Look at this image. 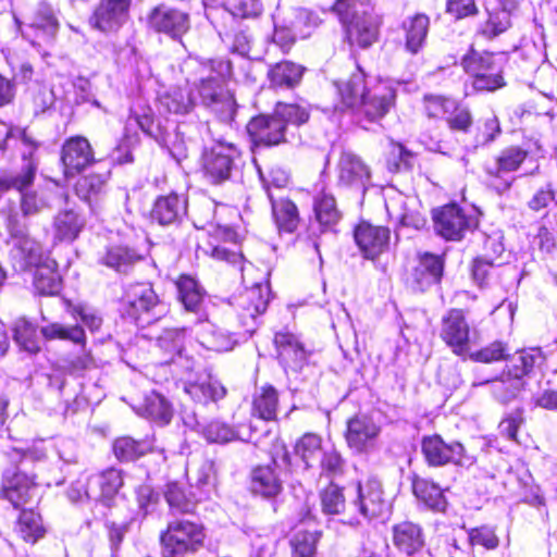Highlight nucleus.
<instances>
[{
    "label": "nucleus",
    "mask_w": 557,
    "mask_h": 557,
    "mask_svg": "<svg viewBox=\"0 0 557 557\" xmlns=\"http://www.w3.org/2000/svg\"><path fill=\"white\" fill-rule=\"evenodd\" d=\"M336 87L342 106L335 107V110L355 109L360 122H379L395 103V90L387 84L368 87L366 74L360 69H357L348 79L336 83Z\"/></svg>",
    "instance_id": "nucleus-1"
},
{
    "label": "nucleus",
    "mask_w": 557,
    "mask_h": 557,
    "mask_svg": "<svg viewBox=\"0 0 557 557\" xmlns=\"http://www.w3.org/2000/svg\"><path fill=\"white\" fill-rule=\"evenodd\" d=\"M5 456L10 461L20 463V468L16 471H5L2 481V495L15 508H20L37 498L40 486H51L53 484L52 481L39 473L29 474L26 471L28 462L34 460L41 461L46 457L42 449H21L14 447L5 451Z\"/></svg>",
    "instance_id": "nucleus-2"
},
{
    "label": "nucleus",
    "mask_w": 557,
    "mask_h": 557,
    "mask_svg": "<svg viewBox=\"0 0 557 557\" xmlns=\"http://www.w3.org/2000/svg\"><path fill=\"white\" fill-rule=\"evenodd\" d=\"M334 10L347 24V36L351 45L370 47L376 41L381 17L360 0H337Z\"/></svg>",
    "instance_id": "nucleus-3"
},
{
    "label": "nucleus",
    "mask_w": 557,
    "mask_h": 557,
    "mask_svg": "<svg viewBox=\"0 0 557 557\" xmlns=\"http://www.w3.org/2000/svg\"><path fill=\"white\" fill-rule=\"evenodd\" d=\"M5 227L10 234L9 258L16 271H26L49 259L41 243L28 235L26 224L16 211H10Z\"/></svg>",
    "instance_id": "nucleus-4"
},
{
    "label": "nucleus",
    "mask_w": 557,
    "mask_h": 557,
    "mask_svg": "<svg viewBox=\"0 0 557 557\" xmlns=\"http://www.w3.org/2000/svg\"><path fill=\"white\" fill-rule=\"evenodd\" d=\"M206 533L202 524L185 518L168 522L161 532L160 543L163 557H185L197 553L202 546Z\"/></svg>",
    "instance_id": "nucleus-5"
},
{
    "label": "nucleus",
    "mask_w": 557,
    "mask_h": 557,
    "mask_svg": "<svg viewBox=\"0 0 557 557\" xmlns=\"http://www.w3.org/2000/svg\"><path fill=\"white\" fill-rule=\"evenodd\" d=\"M199 71V82L195 79L193 85L198 89L201 101L205 106L211 108L223 122H231L236 112V104L233 95L226 90L222 79L211 73L207 74L211 67L207 64L196 63Z\"/></svg>",
    "instance_id": "nucleus-6"
},
{
    "label": "nucleus",
    "mask_w": 557,
    "mask_h": 557,
    "mask_svg": "<svg viewBox=\"0 0 557 557\" xmlns=\"http://www.w3.org/2000/svg\"><path fill=\"white\" fill-rule=\"evenodd\" d=\"M37 171V163L29 161L24 165L21 173L15 175H5L0 178V197L11 188L21 193V212L23 218H30L42 210L49 208V203L44 195L35 191H26L33 184Z\"/></svg>",
    "instance_id": "nucleus-7"
},
{
    "label": "nucleus",
    "mask_w": 557,
    "mask_h": 557,
    "mask_svg": "<svg viewBox=\"0 0 557 557\" xmlns=\"http://www.w3.org/2000/svg\"><path fill=\"white\" fill-rule=\"evenodd\" d=\"M422 454L431 467H442L454 463L469 468L475 462V457L468 454L459 442L446 443L440 435L424 436L421 443Z\"/></svg>",
    "instance_id": "nucleus-8"
},
{
    "label": "nucleus",
    "mask_w": 557,
    "mask_h": 557,
    "mask_svg": "<svg viewBox=\"0 0 557 557\" xmlns=\"http://www.w3.org/2000/svg\"><path fill=\"white\" fill-rule=\"evenodd\" d=\"M463 70L473 77L472 85L480 91H494L505 85L499 66L490 52L471 50L461 60Z\"/></svg>",
    "instance_id": "nucleus-9"
},
{
    "label": "nucleus",
    "mask_w": 557,
    "mask_h": 557,
    "mask_svg": "<svg viewBox=\"0 0 557 557\" xmlns=\"http://www.w3.org/2000/svg\"><path fill=\"white\" fill-rule=\"evenodd\" d=\"M215 144L203 151L202 168L206 176L214 184L227 181L239 152L236 146L224 139L213 138Z\"/></svg>",
    "instance_id": "nucleus-10"
},
{
    "label": "nucleus",
    "mask_w": 557,
    "mask_h": 557,
    "mask_svg": "<svg viewBox=\"0 0 557 557\" xmlns=\"http://www.w3.org/2000/svg\"><path fill=\"white\" fill-rule=\"evenodd\" d=\"M433 221L436 233L447 240H460L478 225L475 215L467 214L455 203L434 210Z\"/></svg>",
    "instance_id": "nucleus-11"
},
{
    "label": "nucleus",
    "mask_w": 557,
    "mask_h": 557,
    "mask_svg": "<svg viewBox=\"0 0 557 557\" xmlns=\"http://www.w3.org/2000/svg\"><path fill=\"white\" fill-rule=\"evenodd\" d=\"M253 272L252 265H245L242 268L244 283L250 284L236 299L237 307L242 310V319L251 318L263 313L268 307L270 299V287L267 281L268 273H261V278L258 282L250 280Z\"/></svg>",
    "instance_id": "nucleus-12"
},
{
    "label": "nucleus",
    "mask_w": 557,
    "mask_h": 557,
    "mask_svg": "<svg viewBox=\"0 0 557 557\" xmlns=\"http://www.w3.org/2000/svg\"><path fill=\"white\" fill-rule=\"evenodd\" d=\"M147 25L156 33L180 40L190 27L189 15L176 8L160 4L147 15Z\"/></svg>",
    "instance_id": "nucleus-13"
},
{
    "label": "nucleus",
    "mask_w": 557,
    "mask_h": 557,
    "mask_svg": "<svg viewBox=\"0 0 557 557\" xmlns=\"http://www.w3.org/2000/svg\"><path fill=\"white\" fill-rule=\"evenodd\" d=\"M247 133L255 146H275L285 140V123L276 114H260L247 124Z\"/></svg>",
    "instance_id": "nucleus-14"
},
{
    "label": "nucleus",
    "mask_w": 557,
    "mask_h": 557,
    "mask_svg": "<svg viewBox=\"0 0 557 557\" xmlns=\"http://www.w3.org/2000/svg\"><path fill=\"white\" fill-rule=\"evenodd\" d=\"M440 336L454 354L460 356L468 351L470 327L461 310L451 309L443 317Z\"/></svg>",
    "instance_id": "nucleus-15"
},
{
    "label": "nucleus",
    "mask_w": 557,
    "mask_h": 557,
    "mask_svg": "<svg viewBox=\"0 0 557 557\" xmlns=\"http://www.w3.org/2000/svg\"><path fill=\"white\" fill-rule=\"evenodd\" d=\"M61 161L66 177H73L95 161L89 141L82 136L71 137L62 146Z\"/></svg>",
    "instance_id": "nucleus-16"
},
{
    "label": "nucleus",
    "mask_w": 557,
    "mask_h": 557,
    "mask_svg": "<svg viewBox=\"0 0 557 557\" xmlns=\"http://www.w3.org/2000/svg\"><path fill=\"white\" fill-rule=\"evenodd\" d=\"M354 237L363 257L373 260L387 250L391 231L385 226L361 222L356 226Z\"/></svg>",
    "instance_id": "nucleus-17"
},
{
    "label": "nucleus",
    "mask_w": 557,
    "mask_h": 557,
    "mask_svg": "<svg viewBox=\"0 0 557 557\" xmlns=\"http://www.w3.org/2000/svg\"><path fill=\"white\" fill-rule=\"evenodd\" d=\"M132 0H106L89 18L92 28L103 33L119 29L126 21Z\"/></svg>",
    "instance_id": "nucleus-18"
},
{
    "label": "nucleus",
    "mask_w": 557,
    "mask_h": 557,
    "mask_svg": "<svg viewBox=\"0 0 557 557\" xmlns=\"http://www.w3.org/2000/svg\"><path fill=\"white\" fill-rule=\"evenodd\" d=\"M277 358L285 370L298 371L307 360V351L298 336L287 332H277L274 336Z\"/></svg>",
    "instance_id": "nucleus-19"
},
{
    "label": "nucleus",
    "mask_w": 557,
    "mask_h": 557,
    "mask_svg": "<svg viewBox=\"0 0 557 557\" xmlns=\"http://www.w3.org/2000/svg\"><path fill=\"white\" fill-rule=\"evenodd\" d=\"M354 504L366 518L382 516L388 508L383 497L382 485L377 480L370 479L364 483H358Z\"/></svg>",
    "instance_id": "nucleus-20"
},
{
    "label": "nucleus",
    "mask_w": 557,
    "mask_h": 557,
    "mask_svg": "<svg viewBox=\"0 0 557 557\" xmlns=\"http://www.w3.org/2000/svg\"><path fill=\"white\" fill-rule=\"evenodd\" d=\"M187 213V198L183 194L170 193L156 199L151 219L160 225L180 223Z\"/></svg>",
    "instance_id": "nucleus-21"
},
{
    "label": "nucleus",
    "mask_w": 557,
    "mask_h": 557,
    "mask_svg": "<svg viewBox=\"0 0 557 557\" xmlns=\"http://www.w3.org/2000/svg\"><path fill=\"white\" fill-rule=\"evenodd\" d=\"M184 423L190 429L200 432L210 443L225 444L235 440L253 442L251 434L248 437H244L238 430L220 420H212L202 425L194 414L191 417H184Z\"/></svg>",
    "instance_id": "nucleus-22"
},
{
    "label": "nucleus",
    "mask_w": 557,
    "mask_h": 557,
    "mask_svg": "<svg viewBox=\"0 0 557 557\" xmlns=\"http://www.w3.org/2000/svg\"><path fill=\"white\" fill-rule=\"evenodd\" d=\"M126 313L134 320H139L143 314L153 310L159 299L152 286L148 283L129 285L124 294Z\"/></svg>",
    "instance_id": "nucleus-23"
},
{
    "label": "nucleus",
    "mask_w": 557,
    "mask_h": 557,
    "mask_svg": "<svg viewBox=\"0 0 557 557\" xmlns=\"http://www.w3.org/2000/svg\"><path fill=\"white\" fill-rule=\"evenodd\" d=\"M337 178L344 186L364 188L370 181V171L357 154L343 151L337 162Z\"/></svg>",
    "instance_id": "nucleus-24"
},
{
    "label": "nucleus",
    "mask_w": 557,
    "mask_h": 557,
    "mask_svg": "<svg viewBox=\"0 0 557 557\" xmlns=\"http://www.w3.org/2000/svg\"><path fill=\"white\" fill-rule=\"evenodd\" d=\"M444 269L443 260L433 253H423L411 273V286L416 290L423 292L442 278Z\"/></svg>",
    "instance_id": "nucleus-25"
},
{
    "label": "nucleus",
    "mask_w": 557,
    "mask_h": 557,
    "mask_svg": "<svg viewBox=\"0 0 557 557\" xmlns=\"http://www.w3.org/2000/svg\"><path fill=\"white\" fill-rule=\"evenodd\" d=\"M379 433L380 428L372 418L356 416L347 423L346 441L350 448L363 451L373 444Z\"/></svg>",
    "instance_id": "nucleus-26"
},
{
    "label": "nucleus",
    "mask_w": 557,
    "mask_h": 557,
    "mask_svg": "<svg viewBox=\"0 0 557 557\" xmlns=\"http://www.w3.org/2000/svg\"><path fill=\"white\" fill-rule=\"evenodd\" d=\"M184 392L197 404L207 405L224 398L225 387L210 374H200L184 383Z\"/></svg>",
    "instance_id": "nucleus-27"
},
{
    "label": "nucleus",
    "mask_w": 557,
    "mask_h": 557,
    "mask_svg": "<svg viewBox=\"0 0 557 557\" xmlns=\"http://www.w3.org/2000/svg\"><path fill=\"white\" fill-rule=\"evenodd\" d=\"M196 335L202 347L219 352L233 349L236 343L231 333L208 320L200 321L197 324Z\"/></svg>",
    "instance_id": "nucleus-28"
},
{
    "label": "nucleus",
    "mask_w": 557,
    "mask_h": 557,
    "mask_svg": "<svg viewBox=\"0 0 557 557\" xmlns=\"http://www.w3.org/2000/svg\"><path fill=\"white\" fill-rule=\"evenodd\" d=\"M272 215L278 232L294 233L299 224V213L296 205L287 198H276L269 191Z\"/></svg>",
    "instance_id": "nucleus-29"
},
{
    "label": "nucleus",
    "mask_w": 557,
    "mask_h": 557,
    "mask_svg": "<svg viewBox=\"0 0 557 557\" xmlns=\"http://www.w3.org/2000/svg\"><path fill=\"white\" fill-rule=\"evenodd\" d=\"M393 543L400 552L410 556L424 544L422 529L410 521L400 522L393 528Z\"/></svg>",
    "instance_id": "nucleus-30"
},
{
    "label": "nucleus",
    "mask_w": 557,
    "mask_h": 557,
    "mask_svg": "<svg viewBox=\"0 0 557 557\" xmlns=\"http://www.w3.org/2000/svg\"><path fill=\"white\" fill-rule=\"evenodd\" d=\"M250 488L253 494L272 498L282 491V481L271 466H260L252 470Z\"/></svg>",
    "instance_id": "nucleus-31"
},
{
    "label": "nucleus",
    "mask_w": 557,
    "mask_h": 557,
    "mask_svg": "<svg viewBox=\"0 0 557 557\" xmlns=\"http://www.w3.org/2000/svg\"><path fill=\"white\" fill-rule=\"evenodd\" d=\"M136 411L139 416L152 420L159 424H168L173 416L172 406L164 396L150 392L145 395L144 400Z\"/></svg>",
    "instance_id": "nucleus-32"
},
{
    "label": "nucleus",
    "mask_w": 557,
    "mask_h": 557,
    "mask_svg": "<svg viewBox=\"0 0 557 557\" xmlns=\"http://www.w3.org/2000/svg\"><path fill=\"white\" fill-rule=\"evenodd\" d=\"M484 384L491 385V392L498 401L509 403L524 388L525 382L511 375L506 368L500 377L483 382H473L472 385L479 386Z\"/></svg>",
    "instance_id": "nucleus-33"
},
{
    "label": "nucleus",
    "mask_w": 557,
    "mask_h": 557,
    "mask_svg": "<svg viewBox=\"0 0 557 557\" xmlns=\"http://www.w3.org/2000/svg\"><path fill=\"white\" fill-rule=\"evenodd\" d=\"M544 361L545 356L541 348L532 347L522 349L513 355L506 364V368L511 375L524 381L523 377L529 375L535 367L541 366Z\"/></svg>",
    "instance_id": "nucleus-34"
},
{
    "label": "nucleus",
    "mask_w": 557,
    "mask_h": 557,
    "mask_svg": "<svg viewBox=\"0 0 557 557\" xmlns=\"http://www.w3.org/2000/svg\"><path fill=\"white\" fill-rule=\"evenodd\" d=\"M14 530L23 541L30 544H35L46 534L41 516L33 509L21 511Z\"/></svg>",
    "instance_id": "nucleus-35"
},
{
    "label": "nucleus",
    "mask_w": 557,
    "mask_h": 557,
    "mask_svg": "<svg viewBox=\"0 0 557 557\" xmlns=\"http://www.w3.org/2000/svg\"><path fill=\"white\" fill-rule=\"evenodd\" d=\"M140 259L141 257L134 249L116 245L106 250L103 256L100 257V263L116 272L126 273Z\"/></svg>",
    "instance_id": "nucleus-36"
},
{
    "label": "nucleus",
    "mask_w": 557,
    "mask_h": 557,
    "mask_svg": "<svg viewBox=\"0 0 557 557\" xmlns=\"http://www.w3.org/2000/svg\"><path fill=\"white\" fill-rule=\"evenodd\" d=\"M91 483L99 487V493H94V499L109 507L120 487L123 485V479L119 470L109 468L92 478Z\"/></svg>",
    "instance_id": "nucleus-37"
},
{
    "label": "nucleus",
    "mask_w": 557,
    "mask_h": 557,
    "mask_svg": "<svg viewBox=\"0 0 557 557\" xmlns=\"http://www.w3.org/2000/svg\"><path fill=\"white\" fill-rule=\"evenodd\" d=\"M84 226L83 218L72 209L60 211L54 218L53 231L58 240H74Z\"/></svg>",
    "instance_id": "nucleus-38"
},
{
    "label": "nucleus",
    "mask_w": 557,
    "mask_h": 557,
    "mask_svg": "<svg viewBox=\"0 0 557 557\" xmlns=\"http://www.w3.org/2000/svg\"><path fill=\"white\" fill-rule=\"evenodd\" d=\"M412 491L418 499L428 507L443 511L446 508V499L442 488L432 481L423 478H414L412 481Z\"/></svg>",
    "instance_id": "nucleus-39"
},
{
    "label": "nucleus",
    "mask_w": 557,
    "mask_h": 557,
    "mask_svg": "<svg viewBox=\"0 0 557 557\" xmlns=\"http://www.w3.org/2000/svg\"><path fill=\"white\" fill-rule=\"evenodd\" d=\"M429 17L424 14H417L408 21L404 22L406 32V49L412 53H418L426 39L429 30Z\"/></svg>",
    "instance_id": "nucleus-40"
},
{
    "label": "nucleus",
    "mask_w": 557,
    "mask_h": 557,
    "mask_svg": "<svg viewBox=\"0 0 557 557\" xmlns=\"http://www.w3.org/2000/svg\"><path fill=\"white\" fill-rule=\"evenodd\" d=\"M160 107L174 114H186L195 106L194 97L187 88L172 87L159 98Z\"/></svg>",
    "instance_id": "nucleus-41"
},
{
    "label": "nucleus",
    "mask_w": 557,
    "mask_h": 557,
    "mask_svg": "<svg viewBox=\"0 0 557 557\" xmlns=\"http://www.w3.org/2000/svg\"><path fill=\"white\" fill-rule=\"evenodd\" d=\"M34 276V285L36 290L41 295H55L61 288V278L55 271V262L47 259L40 265Z\"/></svg>",
    "instance_id": "nucleus-42"
},
{
    "label": "nucleus",
    "mask_w": 557,
    "mask_h": 557,
    "mask_svg": "<svg viewBox=\"0 0 557 557\" xmlns=\"http://www.w3.org/2000/svg\"><path fill=\"white\" fill-rule=\"evenodd\" d=\"M527 156L528 152L520 147L506 148L496 158V163L486 168V172L490 176L499 178L502 173L518 170Z\"/></svg>",
    "instance_id": "nucleus-43"
},
{
    "label": "nucleus",
    "mask_w": 557,
    "mask_h": 557,
    "mask_svg": "<svg viewBox=\"0 0 557 557\" xmlns=\"http://www.w3.org/2000/svg\"><path fill=\"white\" fill-rule=\"evenodd\" d=\"M190 125L187 123H182L177 125L176 132L173 136L170 134L163 135L160 144L166 145L171 156L177 161L188 157V143L195 140L196 138L190 134Z\"/></svg>",
    "instance_id": "nucleus-44"
},
{
    "label": "nucleus",
    "mask_w": 557,
    "mask_h": 557,
    "mask_svg": "<svg viewBox=\"0 0 557 557\" xmlns=\"http://www.w3.org/2000/svg\"><path fill=\"white\" fill-rule=\"evenodd\" d=\"M304 69L293 62L277 63L270 70V81L274 87L294 88L302 77Z\"/></svg>",
    "instance_id": "nucleus-45"
},
{
    "label": "nucleus",
    "mask_w": 557,
    "mask_h": 557,
    "mask_svg": "<svg viewBox=\"0 0 557 557\" xmlns=\"http://www.w3.org/2000/svg\"><path fill=\"white\" fill-rule=\"evenodd\" d=\"M278 395L273 386H263L253 397L252 411L262 420H274L276 418Z\"/></svg>",
    "instance_id": "nucleus-46"
},
{
    "label": "nucleus",
    "mask_w": 557,
    "mask_h": 557,
    "mask_svg": "<svg viewBox=\"0 0 557 557\" xmlns=\"http://www.w3.org/2000/svg\"><path fill=\"white\" fill-rule=\"evenodd\" d=\"M294 451L306 468H311L324 451L322 438L314 433H306L296 442Z\"/></svg>",
    "instance_id": "nucleus-47"
},
{
    "label": "nucleus",
    "mask_w": 557,
    "mask_h": 557,
    "mask_svg": "<svg viewBox=\"0 0 557 557\" xmlns=\"http://www.w3.org/2000/svg\"><path fill=\"white\" fill-rule=\"evenodd\" d=\"M152 449V443L149 440L135 441L132 437L124 436L116 438L113 443V453L119 460L132 461Z\"/></svg>",
    "instance_id": "nucleus-48"
},
{
    "label": "nucleus",
    "mask_w": 557,
    "mask_h": 557,
    "mask_svg": "<svg viewBox=\"0 0 557 557\" xmlns=\"http://www.w3.org/2000/svg\"><path fill=\"white\" fill-rule=\"evenodd\" d=\"M178 296L185 309L198 312L203 301V290L198 282L187 275H182L177 281Z\"/></svg>",
    "instance_id": "nucleus-49"
},
{
    "label": "nucleus",
    "mask_w": 557,
    "mask_h": 557,
    "mask_svg": "<svg viewBox=\"0 0 557 557\" xmlns=\"http://www.w3.org/2000/svg\"><path fill=\"white\" fill-rule=\"evenodd\" d=\"M313 210L321 225L331 226L341 219L334 196L325 190L320 191L314 197Z\"/></svg>",
    "instance_id": "nucleus-50"
},
{
    "label": "nucleus",
    "mask_w": 557,
    "mask_h": 557,
    "mask_svg": "<svg viewBox=\"0 0 557 557\" xmlns=\"http://www.w3.org/2000/svg\"><path fill=\"white\" fill-rule=\"evenodd\" d=\"M42 336L48 339H62L70 341L74 344L81 345L83 348L86 344V334L82 326L71 325L66 326L61 323H51L41 327Z\"/></svg>",
    "instance_id": "nucleus-51"
},
{
    "label": "nucleus",
    "mask_w": 557,
    "mask_h": 557,
    "mask_svg": "<svg viewBox=\"0 0 557 557\" xmlns=\"http://www.w3.org/2000/svg\"><path fill=\"white\" fill-rule=\"evenodd\" d=\"M107 176L102 174H89L81 177L76 185V195L90 206L97 201L106 190Z\"/></svg>",
    "instance_id": "nucleus-52"
},
{
    "label": "nucleus",
    "mask_w": 557,
    "mask_h": 557,
    "mask_svg": "<svg viewBox=\"0 0 557 557\" xmlns=\"http://www.w3.org/2000/svg\"><path fill=\"white\" fill-rule=\"evenodd\" d=\"M187 337L186 327L164 329L161 334L156 337L157 345L171 356H182L185 348Z\"/></svg>",
    "instance_id": "nucleus-53"
},
{
    "label": "nucleus",
    "mask_w": 557,
    "mask_h": 557,
    "mask_svg": "<svg viewBox=\"0 0 557 557\" xmlns=\"http://www.w3.org/2000/svg\"><path fill=\"white\" fill-rule=\"evenodd\" d=\"M14 341L25 351L37 354L40 350L36 327L25 319H18L14 324Z\"/></svg>",
    "instance_id": "nucleus-54"
},
{
    "label": "nucleus",
    "mask_w": 557,
    "mask_h": 557,
    "mask_svg": "<svg viewBox=\"0 0 557 557\" xmlns=\"http://www.w3.org/2000/svg\"><path fill=\"white\" fill-rule=\"evenodd\" d=\"M488 18L487 21L480 27V34L484 37L492 39L504 32H506L511 26V13L502 10L494 9L488 10Z\"/></svg>",
    "instance_id": "nucleus-55"
},
{
    "label": "nucleus",
    "mask_w": 557,
    "mask_h": 557,
    "mask_svg": "<svg viewBox=\"0 0 557 557\" xmlns=\"http://www.w3.org/2000/svg\"><path fill=\"white\" fill-rule=\"evenodd\" d=\"M164 497L171 510L180 513L193 512L196 507L194 497L187 496L183 487L176 482H171L166 485Z\"/></svg>",
    "instance_id": "nucleus-56"
},
{
    "label": "nucleus",
    "mask_w": 557,
    "mask_h": 557,
    "mask_svg": "<svg viewBox=\"0 0 557 557\" xmlns=\"http://www.w3.org/2000/svg\"><path fill=\"white\" fill-rule=\"evenodd\" d=\"M320 502L322 512L325 515H339L345 510L346 500L343 491L332 482L320 492Z\"/></svg>",
    "instance_id": "nucleus-57"
},
{
    "label": "nucleus",
    "mask_w": 557,
    "mask_h": 557,
    "mask_svg": "<svg viewBox=\"0 0 557 557\" xmlns=\"http://www.w3.org/2000/svg\"><path fill=\"white\" fill-rule=\"evenodd\" d=\"M318 531H297L290 540L292 557H314Z\"/></svg>",
    "instance_id": "nucleus-58"
},
{
    "label": "nucleus",
    "mask_w": 557,
    "mask_h": 557,
    "mask_svg": "<svg viewBox=\"0 0 557 557\" xmlns=\"http://www.w3.org/2000/svg\"><path fill=\"white\" fill-rule=\"evenodd\" d=\"M186 474L190 484L199 488L214 485V465L211 460L203 459L197 466H188Z\"/></svg>",
    "instance_id": "nucleus-59"
},
{
    "label": "nucleus",
    "mask_w": 557,
    "mask_h": 557,
    "mask_svg": "<svg viewBox=\"0 0 557 557\" xmlns=\"http://www.w3.org/2000/svg\"><path fill=\"white\" fill-rule=\"evenodd\" d=\"M275 109L278 117L284 121L285 127L288 123L297 126L305 124L310 116V110L307 104L280 102Z\"/></svg>",
    "instance_id": "nucleus-60"
},
{
    "label": "nucleus",
    "mask_w": 557,
    "mask_h": 557,
    "mask_svg": "<svg viewBox=\"0 0 557 557\" xmlns=\"http://www.w3.org/2000/svg\"><path fill=\"white\" fill-rule=\"evenodd\" d=\"M424 110L429 117L440 119L456 109V101L450 98L426 95L423 98Z\"/></svg>",
    "instance_id": "nucleus-61"
},
{
    "label": "nucleus",
    "mask_w": 557,
    "mask_h": 557,
    "mask_svg": "<svg viewBox=\"0 0 557 557\" xmlns=\"http://www.w3.org/2000/svg\"><path fill=\"white\" fill-rule=\"evenodd\" d=\"M508 346L500 342L495 341L482 349L471 355V359L479 362H494L505 359L508 356Z\"/></svg>",
    "instance_id": "nucleus-62"
},
{
    "label": "nucleus",
    "mask_w": 557,
    "mask_h": 557,
    "mask_svg": "<svg viewBox=\"0 0 557 557\" xmlns=\"http://www.w3.org/2000/svg\"><path fill=\"white\" fill-rule=\"evenodd\" d=\"M502 133L500 124L495 114L487 116L483 124L478 127L475 137L476 145H488L493 143Z\"/></svg>",
    "instance_id": "nucleus-63"
},
{
    "label": "nucleus",
    "mask_w": 557,
    "mask_h": 557,
    "mask_svg": "<svg viewBox=\"0 0 557 557\" xmlns=\"http://www.w3.org/2000/svg\"><path fill=\"white\" fill-rule=\"evenodd\" d=\"M320 463L322 474L327 476H336L342 474L344 471V459L334 448L324 449L322 456L320 457Z\"/></svg>",
    "instance_id": "nucleus-64"
}]
</instances>
